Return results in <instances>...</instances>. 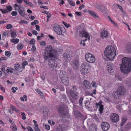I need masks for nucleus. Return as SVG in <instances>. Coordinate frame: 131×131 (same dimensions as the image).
Masks as SVG:
<instances>
[{"label": "nucleus", "instance_id": "nucleus-1", "mask_svg": "<svg viewBox=\"0 0 131 131\" xmlns=\"http://www.w3.org/2000/svg\"><path fill=\"white\" fill-rule=\"evenodd\" d=\"M122 63L120 64L122 72L125 74L129 73L131 71V57H124L122 59Z\"/></svg>", "mask_w": 131, "mask_h": 131}, {"label": "nucleus", "instance_id": "nucleus-2", "mask_svg": "<svg viewBox=\"0 0 131 131\" xmlns=\"http://www.w3.org/2000/svg\"><path fill=\"white\" fill-rule=\"evenodd\" d=\"M104 53L106 57L109 60H113L116 55L115 48L111 46H107L105 48Z\"/></svg>", "mask_w": 131, "mask_h": 131}, {"label": "nucleus", "instance_id": "nucleus-3", "mask_svg": "<svg viewBox=\"0 0 131 131\" xmlns=\"http://www.w3.org/2000/svg\"><path fill=\"white\" fill-rule=\"evenodd\" d=\"M54 51L52 46L50 45H48L46 47L43 53V56L46 60H48L53 57V52Z\"/></svg>", "mask_w": 131, "mask_h": 131}, {"label": "nucleus", "instance_id": "nucleus-4", "mask_svg": "<svg viewBox=\"0 0 131 131\" xmlns=\"http://www.w3.org/2000/svg\"><path fill=\"white\" fill-rule=\"evenodd\" d=\"M125 92V90L124 87L121 86L118 88L116 92H113V96L115 98L117 99L119 98V97L122 96Z\"/></svg>", "mask_w": 131, "mask_h": 131}, {"label": "nucleus", "instance_id": "nucleus-5", "mask_svg": "<svg viewBox=\"0 0 131 131\" xmlns=\"http://www.w3.org/2000/svg\"><path fill=\"white\" fill-rule=\"evenodd\" d=\"M89 64L85 62H84L82 64L81 66L80 71L82 74L85 75L89 72Z\"/></svg>", "mask_w": 131, "mask_h": 131}, {"label": "nucleus", "instance_id": "nucleus-6", "mask_svg": "<svg viewBox=\"0 0 131 131\" xmlns=\"http://www.w3.org/2000/svg\"><path fill=\"white\" fill-rule=\"evenodd\" d=\"M72 88L73 90V91L72 89L70 90L69 91L73 99L77 100L79 98L78 96V93L76 91L77 90V88L75 86L73 85L72 87Z\"/></svg>", "mask_w": 131, "mask_h": 131}, {"label": "nucleus", "instance_id": "nucleus-7", "mask_svg": "<svg viewBox=\"0 0 131 131\" xmlns=\"http://www.w3.org/2000/svg\"><path fill=\"white\" fill-rule=\"evenodd\" d=\"M85 59L86 61L90 63H94L95 59L94 56L91 53H87L85 54Z\"/></svg>", "mask_w": 131, "mask_h": 131}, {"label": "nucleus", "instance_id": "nucleus-8", "mask_svg": "<svg viewBox=\"0 0 131 131\" xmlns=\"http://www.w3.org/2000/svg\"><path fill=\"white\" fill-rule=\"evenodd\" d=\"M14 7L15 8V10H18L19 13L21 16H22L24 15V12L23 7L20 5H18L16 4L14 5Z\"/></svg>", "mask_w": 131, "mask_h": 131}, {"label": "nucleus", "instance_id": "nucleus-9", "mask_svg": "<svg viewBox=\"0 0 131 131\" xmlns=\"http://www.w3.org/2000/svg\"><path fill=\"white\" fill-rule=\"evenodd\" d=\"M49 66L52 68H55L57 67H59V64L57 61L54 60H50L48 63Z\"/></svg>", "mask_w": 131, "mask_h": 131}, {"label": "nucleus", "instance_id": "nucleus-10", "mask_svg": "<svg viewBox=\"0 0 131 131\" xmlns=\"http://www.w3.org/2000/svg\"><path fill=\"white\" fill-rule=\"evenodd\" d=\"M53 28L57 34L59 35H61V28L57 24H54L53 25Z\"/></svg>", "mask_w": 131, "mask_h": 131}, {"label": "nucleus", "instance_id": "nucleus-11", "mask_svg": "<svg viewBox=\"0 0 131 131\" xmlns=\"http://www.w3.org/2000/svg\"><path fill=\"white\" fill-rule=\"evenodd\" d=\"M110 119L113 122L116 123L119 121V118L117 114L114 113L111 114L110 116Z\"/></svg>", "mask_w": 131, "mask_h": 131}, {"label": "nucleus", "instance_id": "nucleus-12", "mask_svg": "<svg viewBox=\"0 0 131 131\" xmlns=\"http://www.w3.org/2000/svg\"><path fill=\"white\" fill-rule=\"evenodd\" d=\"M60 77L61 80L64 79H67L68 78L67 73L65 71H61L60 74Z\"/></svg>", "mask_w": 131, "mask_h": 131}, {"label": "nucleus", "instance_id": "nucleus-13", "mask_svg": "<svg viewBox=\"0 0 131 131\" xmlns=\"http://www.w3.org/2000/svg\"><path fill=\"white\" fill-rule=\"evenodd\" d=\"M60 77L61 80L64 79H67L68 78L67 73L65 71H61L60 74Z\"/></svg>", "mask_w": 131, "mask_h": 131}, {"label": "nucleus", "instance_id": "nucleus-14", "mask_svg": "<svg viewBox=\"0 0 131 131\" xmlns=\"http://www.w3.org/2000/svg\"><path fill=\"white\" fill-rule=\"evenodd\" d=\"M101 127L103 131H106L109 129L110 126L109 124L107 122H105L102 123Z\"/></svg>", "mask_w": 131, "mask_h": 131}, {"label": "nucleus", "instance_id": "nucleus-15", "mask_svg": "<svg viewBox=\"0 0 131 131\" xmlns=\"http://www.w3.org/2000/svg\"><path fill=\"white\" fill-rule=\"evenodd\" d=\"M102 101H100L98 103H95L96 106L97 107H99V111L101 114H102L103 112V105L102 104Z\"/></svg>", "mask_w": 131, "mask_h": 131}, {"label": "nucleus", "instance_id": "nucleus-16", "mask_svg": "<svg viewBox=\"0 0 131 131\" xmlns=\"http://www.w3.org/2000/svg\"><path fill=\"white\" fill-rule=\"evenodd\" d=\"M79 35L81 37H85L90 39V36L89 34L84 31H81L79 33Z\"/></svg>", "mask_w": 131, "mask_h": 131}, {"label": "nucleus", "instance_id": "nucleus-17", "mask_svg": "<svg viewBox=\"0 0 131 131\" xmlns=\"http://www.w3.org/2000/svg\"><path fill=\"white\" fill-rule=\"evenodd\" d=\"M107 69L108 71L110 73H112L114 71V67L113 64L109 63H108Z\"/></svg>", "mask_w": 131, "mask_h": 131}, {"label": "nucleus", "instance_id": "nucleus-18", "mask_svg": "<svg viewBox=\"0 0 131 131\" xmlns=\"http://www.w3.org/2000/svg\"><path fill=\"white\" fill-rule=\"evenodd\" d=\"M60 113L62 115H67L68 113L67 111H65L62 107H60L58 109Z\"/></svg>", "mask_w": 131, "mask_h": 131}, {"label": "nucleus", "instance_id": "nucleus-19", "mask_svg": "<svg viewBox=\"0 0 131 131\" xmlns=\"http://www.w3.org/2000/svg\"><path fill=\"white\" fill-rule=\"evenodd\" d=\"M97 129L96 126L95 124H91L89 127V129L91 131H96Z\"/></svg>", "mask_w": 131, "mask_h": 131}, {"label": "nucleus", "instance_id": "nucleus-20", "mask_svg": "<svg viewBox=\"0 0 131 131\" xmlns=\"http://www.w3.org/2000/svg\"><path fill=\"white\" fill-rule=\"evenodd\" d=\"M108 35V32L106 31L102 32L101 34V37L103 39L107 38Z\"/></svg>", "mask_w": 131, "mask_h": 131}, {"label": "nucleus", "instance_id": "nucleus-21", "mask_svg": "<svg viewBox=\"0 0 131 131\" xmlns=\"http://www.w3.org/2000/svg\"><path fill=\"white\" fill-rule=\"evenodd\" d=\"M84 86L86 89H89L91 86L90 83L86 80L84 81Z\"/></svg>", "mask_w": 131, "mask_h": 131}, {"label": "nucleus", "instance_id": "nucleus-22", "mask_svg": "<svg viewBox=\"0 0 131 131\" xmlns=\"http://www.w3.org/2000/svg\"><path fill=\"white\" fill-rule=\"evenodd\" d=\"M72 64L75 68H77L79 65V62L78 60H73L72 62Z\"/></svg>", "mask_w": 131, "mask_h": 131}, {"label": "nucleus", "instance_id": "nucleus-23", "mask_svg": "<svg viewBox=\"0 0 131 131\" xmlns=\"http://www.w3.org/2000/svg\"><path fill=\"white\" fill-rule=\"evenodd\" d=\"M63 58L64 59L65 61L66 62L68 61L70 58V56L68 53H65L63 54Z\"/></svg>", "mask_w": 131, "mask_h": 131}, {"label": "nucleus", "instance_id": "nucleus-24", "mask_svg": "<svg viewBox=\"0 0 131 131\" xmlns=\"http://www.w3.org/2000/svg\"><path fill=\"white\" fill-rule=\"evenodd\" d=\"M10 128L14 131H16L17 130V127L14 123H12V125L10 126Z\"/></svg>", "mask_w": 131, "mask_h": 131}, {"label": "nucleus", "instance_id": "nucleus-25", "mask_svg": "<svg viewBox=\"0 0 131 131\" xmlns=\"http://www.w3.org/2000/svg\"><path fill=\"white\" fill-rule=\"evenodd\" d=\"M88 12L91 16H98V15L97 13L93 11L89 10L88 11Z\"/></svg>", "mask_w": 131, "mask_h": 131}, {"label": "nucleus", "instance_id": "nucleus-26", "mask_svg": "<svg viewBox=\"0 0 131 131\" xmlns=\"http://www.w3.org/2000/svg\"><path fill=\"white\" fill-rule=\"evenodd\" d=\"M127 121V118L125 117L122 118V122L120 124V126L122 127L125 123Z\"/></svg>", "mask_w": 131, "mask_h": 131}, {"label": "nucleus", "instance_id": "nucleus-27", "mask_svg": "<svg viewBox=\"0 0 131 131\" xmlns=\"http://www.w3.org/2000/svg\"><path fill=\"white\" fill-rule=\"evenodd\" d=\"M55 88L57 89H59L61 91H63L64 90V88L63 86L62 85H60L59 86H56V87Z\"/></svg>", "mask_w": 131, "mask_h": 131}, {"label": "nucleus", "instance_id": "nucleus-28", "mask_svg": "<svg viewBox=\"0 0 131 131\" xmlns=\"http://www.w3.org/2000/svg\"><path fill=\"white\" fill-rule=\"evenodd\" d=\"M11 42H13L15 44L18 43L19 41V40L18 39H12L10 40Z\"/></svg>", "mask_w": 131, "mask_h": 131}, {"label": "nucleus", "instance_id": "nucleus-29", "mask_svg": "<svg viewBox=\"0 0 131 131\" xmlns=\"http://www.w3.org/2000/svg\"><path fill=\"white\" fill-rule=\"evenodd\" d=\"M62 82L65 85L67 86L69 84V81L68 78H67V79H64L63 80H62Z\"/></svg>", "mask_w": 131, "mask_h": 131}, {"label": "nucleus", "instance_id": "nucleus-30", "mask_svg": "<svg viewBox=\"0 0 131 131\" xmlns=\"http://www.w3.org/2000/svg\"><path fill=\"white\" fill-rule=\"evenodd\" d=\"M74 115L75 117L77 118L79 117H81L82 116L81 114L79 111L75 112L74 113Z\"/></svg>", "mask_w": 131, "mask_h": 131}, {"label": "nucleus", "instance_id": "nucleus-31", "mask_svg": "<svg viewBox=\"0 0 131 131\" xmlns=\"http://www.w3.org/2000/svg\"><path fill=\"white\" fill-rule=\"evenodd\" d=\"M13 68L9 67L7 68V69H6V71L7 73L10 72L11 73L13 72Z\"/></svg>", "mask_w": 131, "mask_h": 131}, {"label": "nucleus", "instance_id": "nucleus-32", "mask_svg": "<svg viewBox=\"0 0 131 131\" xmlns=\"http://www.w3.org/2000/svg\"><path fill=\"white\" fill-rule=\"evenodd\" d=\"M69 4L72 6H74L75 5V3L72 0H67Z\"/></svg>", "mask_w": 131, "mask_h": 131}, {"label": "nucleus", "instance_id": "nucleus-33", "mask_svg": "<svg viewBox=\"0 0 131 131\" xmlns=\"http://www.w3.org/2000/svg\"><path fill=\"white\" fill-rule=\"evenodd\" d=\"M23 45L20 44H18L17 46V49L19 50H21L23 48Z\"/></svg>", "mask_w": 131, "mask_h": 131}, {"label": "nucleus", "instance_id": "nucleus-34", "mask_svg": "<svg viewBox=\"0 0 131 131\" xmlns=\"http://www.w3.org/2000/svg\"><path fill=\"white\" fill-rule=\"evenodd\" d=\"M14 67L15 69L17 70L18 71L20 68V64L19 63L15 64Z\"/></svg>", "mask_w": 131, "mask_h": 131}, {"label": "nucleus", "instance_id": "nucleus-35", "mask_svg": "<svg viewBox=\"0 0 131 131\" xmlns=\"http://www.w3.org/2000/svg\"><path fill=\"white\" fill-rule=\"evenodd\" d=\"M108 19L115 26H117V24L111 18H110V17H108Z\"/></svg>", "mask_w": 131, "mask_h": 131}, {"label": "nucleus", "instance_id": "nucleus-36", "mask_svg": "<svg viewBox=\"0 0 131 131\" xmlns=\"http://www.w3.org/2000/svg\"><path fill=\"white\" fill-rule=\"evenodd\" d=\"M28 63L27 61H25L22 63V68L24 69L25 68V66L28 65Z\"/></svg>", "mask_w": 131, "mask_h": 131}, {"label": "nucleus", "instance_id": "nucleus-37", "mask_svg": "<svg viewBox=\"0 0 131 131\" xmlns=\"http://www.w3.org/2000/svg\"><path fill=\"white\" fill-rule=\"evenodd\" d=\"M126 48L127 50L129 51H131V46L130 45H127L126 46Z\"/></svg>", "mask_w": 131, "mask_h": 131}, {"label": "nucleus", "instance_id": "nucleus-38", "mask_svg": "<svg viewBox=\"0 0 131 131\" xmlns=\"http://www.w3.org/2000/svg\"><path fill=\"white\" fill-rule=\"evenodd\" d=\"M5 54L6 56L9 57L11 55V53L9 51H6L5 52Z\"/></svg>", "mask_w": 131, "mask_h": 131}, {"label": "nucleus", "instance_id": "nucleus-39", "mask_svg": "<svg viewBox=\"0 0 131 131\" xmlns=\"http://www.w3.org/2000/svg\"><path fill=\"white\" fill-rule=\"evenodd\" d=\"M7 11H11L12 9V7L10 6H7L6 7Z\"/></svg>", "mask_w": 131, "mask_h": 131}, {"label": "nucleus", "instance_id": "nucleus-40", "mask_svg": "<svg viewBox=\"0 0 131 131\" xmlns=\"http://www.w3.org/2000/svg\"><path fill=\"white\" fill-rule=\"evenodd\" d=\"M131 127V123H129L127 124L125 126V128L126 129H128L129 128Z\"/></svg>", "mask_w": 131, "mask_h": 131}, {"label": "nucleus", "instance_id": "nucleus-41", "mask_svg": "<svg viewBox=\"0 0 131 131\" xmlns=\"http://www.w3.org/2000/svg\"><path fill=\"white\" fill-rule=\"evenodd\" d=\"M62 23L64 24V26L67 28L71 26L69 24H67V23L63 21Z\"/></svg>", "mask_w": 131, "mask_h": 131}, {"label": "nucleus", "instance_id": "nucleus-42", "mask_svg": "<svg viewBox=\"0 0 131 131\" xmlns=\"http://www.w3.org/2000/svg\"><path fill=\"white\" fill-rule=\"evenodd\" d=\"M10 35L12 38H14L16 37V34L15 32H12L11 33Z\"/></svg>", "mask_w": 131, "mask_h": 131}, {"label": "nucleus", "instance_id": "nucleus-43", "mask_svg": "<svg viewBox=\"0 0 131 131\" xmlns=\"http://www.w3.org/2000/svg\"><path fill=\"white\" fill-rule=\"evenodd\" d=\"M91 84L93 87L95 88L96 87L97 84L95 81H92V82Z\"/></svg>", "mask_w": 131, "mask_h": 131}, {"label": "nucleus", "instance_id": "nucleus-44", "mask_svg": "<svg viewBox=\"0 0 131 131\" xmlns=\"http://www.w3.org/2000/svg\"><path fill=\"white\" fill-rule=\"evenodd\" d=\"M29 43L30 44L34 45L35 44V40L34 39H32L30 41Z\"/></svg>", "mask_w": 131, "mask_h": 131}, {"label": "nucleus", "instance_id": "nucleus-45", "mask_svg": "<svg viewBox=\"0 0 131 131\" xmlns=\"http://www.w3.org/2000/svg\"><path fill=\"white\" fill-rule=\"evenodd\" d=\"M35 129L36 131H40V130L39 128L38 124L35 125Z\"/></svg>", "mask_w": 131, "mask_h": 131}, {"label": "nucleus", "instance_id": "nucleus-46", "mask_svg": "<svg viewBox=\"0 0 131 131\" xmlns=\"http://www.w3.org/2000/svg\"><path fill=\"white\" fill-rule=\"evenodd\" d=\"M13 28L12 25L10 24H7L6 26V28L7 29H11Z\"/></svg>", "mask_w": 131, "mask_h": 131}, {"label": "nucleus", "instance_id": "nucleus-47", "mask_svg": "<svg viewBox=\"0 0 131 131\" xmlns=\"http://www.w3.org/2000/svg\"><path fill=\"white\" fill-rule=\"evenodd\" d=\"M9 34V32L8 31H6L4 32L3 34L2 35L3 36H6L7 35Z\"/></svg>", "mask_w": 131, "mask_h": 131}, {"label": "nucleus", "instance_id": "nucleus-48", "mask_svg": "<svg viewBox=\"0 0 131 131\" xmlns=\"http://www.w3.org/2000/svg\"><path fill=\"white\" fill-rule=\"evenodd\" d=\"M21 115H22V118L24 120L26 118L25 117L26 115L25 114L24 112H22L21 113Z\"/></svg>", "mask_w": 131, "mask_h": 131}, {"label": "nucleus", "instance_id": "nucleus-49", "mask_svg": "<svg viewBox=\"0 0 131 131\" xmlns=\"http://www.w3.org/2000/svg\"><path fill=\"white\" fill-rule=\"evenodd\" d=\"M102 12L104 14H106L107 13V10L106 8H104L102 10Z\"/></svg>", "mask_w": 131, "mask_h": 131}, {"label": "nucleus", "instance_id": "nucleus-50", "mask_svg": "<svg viewBox=\"0 0 131 131\" xmlns=\"http://www.w3.org/2000/svg\"><path fill=\"white\" fill-rule=\"evenodd\" d=\"M83 99V98L82 97H81L79 100V102L80 104V105L82 106V101Z\"/></svg>", "mask_w": 131, "mask_h": 131}, {"label": "nucleus", "instance_id": "nucleus-51", "mask_svg": "<svg viewBox=\"0 0 131 131\" xmlns=\"http://www.w3.org/2000/svg\"><path fill=\"white\" fill-rule=\"evenodd\" d=\"M0 10L3 14L6 13L7 12V10L5 9H1Z\"/></svg>", "mask_w": 131, "mask_h": 131}, {"label": "nucleus", "instance_id": "nucleus-52", "mask_svg": "<svg viewBox=\"0 0 131 131\" xmlns=\"http://www.w3.org/2000/svg\"><path fill=\"white\" fill-rule=\"evenodd\" d=\"M31 50L32 51H35L36 50V47L34 46V45L33 46H32V48L31 49Z\"/></svg>", "mask_w": 131, "mask_h": 131}, {"label": "nucleus", "instance_id": "nucleus-53", "mask_svg": "<svg viewBox=\"0 0 131 131\" xmlns=\"http://www.w3.org/2000/svg\"><path fill=\"white\" fill-rule=\"evenodd\" d=\"M12 15L13 16H16L17 15V12L16 11H13L12 12Z\"/></svg>", "mask_w": 131, "mask_h": 131}, {"label": "nucleus", "instance_id": "nucleus-54", "mask_svg": "<svg viewBox=\"0 0 131 131\" xmlns=\"http://www.w3.org/2000/svg\"><path fill=\"white\" fill-rule=\"evenodd\" d=\"M20 23L22 24L24 23L25 24H28V22L27 21L24 20H21L20 22Z\"/></svg>", "mask_w": 131, "mask_h": 131}, {"label": "nucleus", "instance_id": "nucleus-55", "mask_svg": "<svg viewBox=\"0 0 131 131\" xmlns=\"http://www.w3.org/2000/svg\"><path fill=\"white\" fill-rule=\"evenodd\" d=\"M126 83L127 84L131 83V82L129 78H127L125 80Z\"/></svg>", "mask_w": 131, "mask_h": 131}, {"label": "nucleus", "instance_id": "nucleus-56", "mask_svg": "<svg viewBox=\"0 0 131 131\" xmlns=\"http://www.w3.org/2000/svg\"><path fill=\"white\" fill-rule=\"evenodd\" d=\"M44 13L46 14L47 16H51V14L47 11H45L44 12Z\"/></svg>", "mask_w": 131, "mask_h": 131}, {"label": "nucleus", "instance_id": "nucleus-57", "mask_svg": "<svg viewBox=\"0 0 131 131\" xmlns=\"http://www.w3.org/2000/svg\"><path fill=\"white\" fill-rule=\"evenodd\" d=\"M75 14L78 16H82V13L81 12H75Z\"/></svg>", "mask_w": 131, "mask_h": 131}, {"label": "nucleus", "instance_id": "nucleus-58", "mask_svg": "<svg viewBox=\"0 0 131 131\" xmlns=\"http://www.w3.org/2000/svg\"><path fill=\"white\" fill-rule=\"evenodd\" d=\"M36 91L37 93L41 94H42V92L39 89H36Z\"/></svg>", "mask_w": 131, "mask_h": 131}, {"label": "nucleus", "instance_id": "nucleus-59", "mask_svg": "<svg viewBox=\"0 0 131 131\" xmlns=\"http://www.w3.org/2000/svg\"><path fill=\"white\" fill-rule=\"evenodd\" d=\"M61 35L62 34V32L64 33L65 32L66 30L64 27H63L61 29Z\"/></svg>", "mask_w": 131, "mask_h": 131}, {"label": "nucleus", "instance_id": "nucleus-60", "mask_svg": "<svg viewBox=\"0 0 131 131\" xmlns=\"http://www.w3.org/2000/svg\"><path fill=\"white\" fill-rule=\"evenodd\" d=\"M40 45L41 46H45L46 44V42L44 41H43L40 42Z\"/></svg>", "mask_w": 131, "mask_h": 131}, {"label": "nucleus", "instance_id": "nucleus-61", "mask_svg": "<svg viewBox=\"0 0 131 131\" xmlns=\"http://www.w3.org/2000/svg\"><path fill=\"white\" fill-rule=\"evenodd\" d=\"M45 127L48 130H49L50 129V127L49 125L46 124L45 125Z\"/></svg>", "mask_w": 131, "mask_h": 131}, {"label": "nucleus", "instance_id": "nucleus-62", "mask_svg": "<svg viewBox=\"0 0 131 131\" xmlns=\"http://www.w3.org/2000/svg\"><path fill=\"white\" fill-rule=\"evenodd\" d=\"M48 37L51 40H54L55 38L54 37L51 36L50 35H48Z\"/></svg>", "mask_w": 131, "mask_h": 131}, {"label": "nucleus", "instance_id": "nucleus-63", "mask_svg": "<svg viewBox=\"0 0 131 131\" xmlns=\"http://www.w3.org/2000/svg\"><path fill=\"white\" fill-rule=\"evenodd\" d=\"M36 29L38 31H39L40 30V27L39 25H36Z\"/></svg>", "mask_w": 131, "mask_h": 131}, {"label": "nucleus", "instance_id": "nucleus-64", "mask_svg": "<svg viewBox=\"0 0 131 131\" xmlns=\"http://www.w3.org/2000/svg\"><path fill=\"white\" fill-rule=\"evenodd\" d=\"M27 128L29 131H34L29 126H28L27 127Z\"/></svg>", "mask_w": 131, "mask_h": 131}]
</instances>
